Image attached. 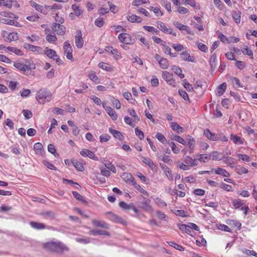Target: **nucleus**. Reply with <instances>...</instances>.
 Instances as JSON below:
<instances>
[{"label": "nucleus", "instance_id": "f257e3e1", "mask_svg": "<svg viewBox=\"0 0 257 257\" xmlns=\"http://www.w3.org/2000/svg\"><path fill=\"white\" fill-rule=\"evenodd\" d=\"M43 246L45 249L58 253H63L64 252L69 251V248L60 241H49L44 243Z\"/></svg>", "mask_w": 257, "mask_h": 257}, {"label": "nucleus", "instance_id": "f03ea898", "mask_svg": "<svg viewBox=\"0 0 257 257\" xmlns=\"http://www.w3.org/2000/svg\"><path fill=\"white\" fill-rule=\"evenodd\" d=\"M105 215L107 216L110 220L113 221L114 222L119 223L124 225H126V221L116 214H115L111 212H107L105 213Z\"/></svg>", "mask_w": 257, "mask_h": 257}, {"label": "nucleus", "instance_id": "7ed1b4c3", "mask_svg": "<svg viewBox=\"0 0 257 257\" xmlns=\"http://www.w3.org/2000/svg\"><path fill=\"white\" fill-rule=\"evenodd\" d=\"M119 40L125 44L132 45L134 43L135 39H132L131 36L126 33H122L118 35Z\"/></svg>", "mask_w": 257, "mask_h": 257}, {"label": "nucleus", "instance_id": "20e7f679", "mask_svg": "<svg viewBox=\"0 0 257 257\" xmlns=\"http://www.w3.org/2000/svg\"><path fill=\"white\" fill-rule=\"evenodd\" d=\"M51 95L50 92L45 89H40L37 93L36 98L39 101V100L46 99L47 98L51 99Z\"/></svg>", "mask_w": 257, "mask_h": 257}, {"label": "nucleus", "instance_id": "39448f33", "mask_svg": "<svg viewBox=\"0 0 257 257\" xmlns=\"http://www.w3.org/2000/svg\"><path fill=\"white\" fill-rule=\"evenodd\" d=\"M64 54L66 55L67 58L72 61L73 60L72 55V47L68 41H65L63 47Z\"/></svg>", "mask_w": 257, "mask_h": 257}, {"label": "nucleus", "instance_id": "423d86ee", "mask_svg": "<svg viewBox=\"0 0 257 257\" xmlns=\"http://www.w3.org/2000/svg\"><path fill=\"white\" fill-rule=\"evenodd\" d=\"M151 200L147 198H144L141 202V208L148 212H153V209L150 205Z\"/></svg>", "mask_w": 257, "mask_h": 257}, {"label": "nucleus", "instance_id": "0eeeda50", "mask_svg": "<svg viewBox=\"0 0 257 257\" xmlns=\"http://www.w3.org/2000/svg\"><path fill=\"white\" fill-rule=\"evenodd\" d=\"M24 47L27 50H29L33 52H37L38 54H42L44 52V50H43V49L41 47H38V46H35L31 45L29 43H26L24 44Z\"/></svg>", "mask_w": 257, "mask_h": 257}, {"label": "nucleus", "instance_id": "6e6552de", "mask_svg": "<svg viewBox=\"0 0 257 257\" xmlns=\"http://www.w3.org/2000/svg\"><path fill=\"white\" fill-rule=\"evenodd\" d=\"M52 30L56 33L61 36H63L65 33V27L59 24L55 23L52 27Z\"/></svg>", "mask_w": 257, "mask_h": 257}, {"label": "nucleus", "instance_id": "1a4fd4ad", "mask_svg": "<svg viewBox=\"0 0 257 257\" xmlns=\"http://www.w3.org/2000/svg\"><path fill=\"white\" fill-rule=\"evenodd\" d=\"M105 104V103H102V106L104 108L106 112L111 117L112 120H116L117 119V115L116 112L110 107L106 106Z\"/></svg>", "mask_w": 257, "mask_h": 257}, {"label": "nucleus", "instance_id": "9d476101", "mask_svg": "<svg viewBox=\"0 0 257 257\" xmlns=\"http://www.w3.org/2000/svg\"><path fill=\"white\" fill-rule=\"evenodd\" d=\"M82 34L80 31H77V36L75 37V42L78 48H81L83 46L84 41L82 38Z\"/></svg>", "mask_w": 257, "mask_h": 257}, {"label": "nucleus", "instance_id": "9b49d317", "mask_svg": "<svg viewBox=\"0 0 257 257\" xmlns=\"http://www.w3.org/2000/svg\"><path fill=\"white\" fill-rule=\"evenodd\" d=\"M92 223L95 227H100L104 229H108L109 225L108 223L104 221H100L97 219H93Z\"/></svg>", "mask_w": 257, "mask_h": 257}, {"label": "nucleus", "instance_id": "f8f14e48", "mask_svg": "<svg viewBox=\"0 0 257 257\" xmlns=\"http://www.w3.org/2000/svg\"><path fill=\"white\" fill-rule=\"evenodd\" d=\"M160 167L162 170L163 171L164 174L166 175L167 177L169 180L173 179V176L172 174V171L169 168H168L165 164H160Z\"/></svg>", "mask_w": 257, "mask_h": 257}, {"label": "nucleus", "instance_id": "ddd939ff", "mask_svg": "<svg viewBox=\"0 0 257 257\" xmlns=\"http://www.w3.org/2000/svg\"><path fill=\"white\" fill-rule=\"evenodd\" d=\"M204 134L205 137L210 140L212 141L218 140L217 135L215 133L211 132L208 128L204 131Z\"/></svg>", "mask_w": 257, "mask_h": 257}, {"label": "nucleus", "instance_id": "4468645a", "mask_svg": "<svg viewBox=\"0 0 257 257\" xmlns=\"http://www.w3.org/2000/svg\"><path fill=\"white\" fill-rule=\"evenodd\" d=\"M14 67L19 69L20 70L23 71L25 72L27 71H29L30 69V67L29 66L24 64L23 63H20L19 62H16L14 64Z\"/></svg>", "mask_w": 257, "mask_h": 257}, {"label": "nucleus", "instance_id": "2eb2a0df", "mask_svg": "<svg viewBox=\"0 0 257 257\" xmlns=\"http://www.w3.org/2000/svg\"><path fill=\"white\" fill-rule=\"evenodd\" d=\"M90 235H106V236H109L110 234L108 232L103 230H99V229H93L92 230H90L89 232Z\"/></svg>", "mask_w": 257, "mask_h": 257}, {"label": "nucleus", "instance_id": "dca6fc26", "mask_svg": "<svg viewBox=\"0 0 257 257\" xmlns=\"http://www.w3.org/2000/svg\"><path fill=\"white\" fill-rule=\"evenodd\" d=\"M45 53L49 58L52 59H54L55 58V57H58V55H57L55 50L49 49L48 47L46 48L45 50Z\"/></svg>", "mask_w": 257, "mask_h": 257}, {"label": "nucleus", "instance_id": "f3484780", "mask_svg": "<svg viewBox=\"0 0 257 257\" xmlns=\"http://www.w3.org/2000/svg\"><path fill=\"white\" fill-rule=\"evenodd\" d=\"M179 229L182 231H185L188 234L192 236L193 231L190 228L189 225L184 224H179L178 225Z\"/></svg>", "mask_w": 257, "mask_h": 257}, {"label": "nucleus", "instance_id": "a211bd4d", "mask_svg": "<svg viewBox=\"0 0 257 257\" xmlns=\"http://www.w3.org/2000/svg\"><path fill=\"white\" fill-rule=\"evenodd\" d=\"M30 224L33 228L36 229H43L46 227L45 225L43 223L31 221Z\"/></svg>", "mask_w": 257, "mask_h": 257}, {"label": "nucleus", "instance_id": "6ab92c4d", "mask_svg": "<svg viewBox=\"0 0 257 257\" xmlns=\"http://www.w3.org/2000/svg\"><path fill=\"white\" fill-rule=\"evenodd\" d=\"M121 178L125 182H133V183H134L135 182L134 178L133 175L130 173H123L121 176Z\"/></svg>", "mask_w": 257, "mask_h": 257}, {"label": "nucleus", "instance_id": "aec40b11", "mask_svg": "<svg viewBox=\"0 0 257 257\" xmlns=\"http://www.w3.org/2000/svg\"><path fill=\"white\" fill-rule=\"evenodd\" d=\"M181 59L184 61H188L189 62H194V58L191 57L190 54L186 51L181 54Z\"/></svg>", "mask_w": 257, "mask_h": 257}, {"label": "nucleus", "instance_id": "412c9836", "mask_svg": "<svg viewBox=\"0 0 257 257\" xmlns=\"http://www.w3.org/2000/svg\"><path fill=\"white\" fill-rule=\"evenodd\" d=\"M40 215H42L46 218L53 219L55 217V213L52 211H43L40 213Z\"/></svg>", "mask_w": 257, "mask_h": 257}, {"label": "nucleus", "instance_id": "4be33fe9", "mask_svg": "<svg viewBox=\"0 0 257 257\" xmlns=\"http://www.w3.org/2000/svg\"><path fill=\"white\" fill-rule=\"evenodd\" d=\"M72 194L74 197L81 203L84 204H87V201L85 200L84 197L81 195L79 193L76 191H73Z\"/></svg>", "mask_w": 257, "mask_h": 257}, {"label": "nucleus", "instance_id": "5701e85b", "mask_svg": "<svg viewBox=\"0 0 257 257\" xmlns=\"http://www.w3.org/2000/svg\"><path fill=\"white\" fill-rule=\"evenodd\" d=\"M226 88V84L225 82H223L219 85L217 88V95L218 96L222 95L225 92Z\"/></svg>", "mask_w": 257, "mask_h": 257}, {"label": "nucleus", "instance_id": "b1692460", "mask_svg": "<svg viewBox=\"0 0 257 257\" xmlns=\"http://www.w3.org/2000/svg\"><path fill=\"white\" fill-rule=\"evenodd\" d=\"M109 132L113 136L114 138H117L120 140H122L123 136L119 132L115 130H113L111 128H109Z\"/></svg>", "mask_w": 257, "mask_h": 257}, {"label": "nucleus", "instance_id": "393cba45", "mask_svg": "<svg viewBox=\"0 0 257 257\" xmlns=\"http://www.w3.org/2000/svg\"><path fill=\"white\" fill-rule=\"evenodd\" d=\"M162 77L167 82H170V84H171V81L173 79V76L171 74L169 73L167 71H163Z\"/></svg>", "mask_w": 257, "mask_h": 257}, {"label": "nucleus", "instance_id": "a878e982", "mask_svg": "<svg viewBox=\"0 0 257 257\" xmlns=\"http://www.w3.org/2000/svg\"><path fill=\"white\" fill-rule=\"evenodd\" d=\"M241 14V13L239 11H235L232 14V18L236 24L240 22Z\"/></svg>", "mask_w": 257, "mask_h": 257}, {"label": "nucleus", "instance_id": "bb28decb", "mask_svg": "<svg viewBox=\"0 0 257 257\" xmlns=\"http://www.w3.org/2000/svg\"><path fill=\"white\" fill-rule=\"evenodd\" d=\"M230 140L232 141L233 143L235 144H243V141L242 139L238 137L234 134H231L230 135Z\"/></svg>", "mask_w": 257, "mask_h": 257}, {"label": "nucleus", "instance_id": "cd10ccee", "mask_svg": "<svg viewBox=\"0 0 257 257\" xmlns=\"http://www.w3.org/2000/svg\"><path fill=\"white\" fill-rule=\"evenodd\" d=\"M127 20L131 23L137 22L139 23L142 21V18L135 15H132V16H129Z\"/></svg>", "mask_w": 257, "mask_h": 257}, {"label": "nucleus", "instance_id": "c85d7f7f", "mask_svg": "<svg viewBox=\"0 0 257 257\" xmlns=\"http://www.w3.org/2000/svg\"><path fill=\"white\" fill-rule=\"evenodd\" d=\"M34 149L37 154H42L43 153V146L40 143H37L34 144Z\"/></svg>", "mask_w": 257, "mask_h": 257}, {"label": "nucleus", "instance_id": "c756f323", "mask_svg": "<svg viewBox=\"0 0 257 257\" xmlns=\"http://www.w3.org/2000/svg\"><path fill=\"white\" fill-rule=\"evenodd\" d=\"M72 163L78 171L81 172L84 171V168L83 166L80 163L78 162L77 160H75L74 159L72 160Z\"/></svg>", "mask_w": 257, "mask_h": 257}, {"label": "nucleus", "instance_id": "7c9ffc66", "mask_svg": "<svg viewBox=\"0 0 257 257\" xmlns=\"http://www.w3.org/2000/svg\"><path fill=\"white\" fill-rule=\"evenodd\" d=\"M0 15L2 17H8L13 19L17 20L18 19V16L10 12H0Z\"/></svg>", "mask_w": 257, "mask_h": 257}, {"label": "nucleus", "instance_id": "2f4dec72", "mask_svg": "<svg viewBox=\"0 0 257 257\" xmlns=\"http://www.w3.org/2000/svg\"><path fill=\"white\" fill-rule=\"evenodd\" d=\"M72 9L73 10L74 14L77 16L81 15L83 13V10L81 8L76 5H72Z\"/></svg>", "mask_w": 257, "mask_h": 257}, {"label": "nucleus", "instance_id": "473e14b6", "mask_svg": "<svg viewBox=\"0 0 257 257\" xmlns=\"http://www.w3.org/2000/svg\"><path fill=\"white\" fill-rule=\"evenodd\" d=\"M105 50L109 53H110L113 55L115 57H118L119 55V53L117 51L116 49H113L112 47L108 46L105 49Z\"/></svg>", "mask_w": 257, "mask_h": 257}, {"label": "nucleus", "instance_id": "72a5a7b5", "mask_svg": "<svg viewBox=\"0 0 257 257\" xmlns=\"http://www.w3.org/2000/svg\"><path fill=\"white\" fill-rule=\"evenodd\" d=\"M171 128L175 131H176L178 133L183 132V128L180 126L177 122H173L171 123Z\"/></svg>", "mask_w": 257, "mask_h": 257}, {"label": "nucleus", "instance_id": "f704fd0d", "mask_svg": "<svg viewBox=\"0 0 257 257\" xmlns=\"http://www.w3.org/2000/svg\"><path fill=\"white\" fill-rule=\"evenodd\" d=\"M187 140L188 141V145L189 148L191 150V152H192V151L195 146V140L191 136H188L187 138Z\"/></svg>", "mask_w": 257, "mask_h": 257}, {"label": "nucleus", "instance_id": "c9c22d12", "mask_svg": "<svg viewBox=\"0 0 257 257\" xmlns=\"http://www.w3.org/2000/svg\"><path fill=\"white\" fill-rule=\"evenodd\" d=\"M184 162L187 164L190 163L191 166H195L197 165V160L195 159H193L189 156H187L185 158Z\"/></svg>", "mask_w": 257, "mask_h": 257}, {"label": "nucleus", "instance_id": "e433bc0d", "mask_svg": "<svg viewBox=\"0 0 257 257\" xmlns=\"http://www.w3.org/2000/svg\"><path fill=\"white\" fill-rule=\"evenodd\" d=\"M217 59V56L216 54L214 53L210 58V65L211 69H214L216 68V60Z\"/></svg>", "mask_w": 257, "mask_h": 257}, {"label": "nucleus", "instance_id": "4c0bfd02", "mask_svg": "<svg viewBox=\"0 0 257 257\" xmlns=\"http://www.w3.org/2000/svg\"><path fill=\"white\" fill-rule=\"evenodd\" d=\"M159 63L160 67L163 69H167L169 67L168 61L166 58H161Z\"/></svg>", "mask_w": 257, "mask_h": 257}, {"label": "nucleus", "instance_id": "58836bf2", "mask_svg": "<svg viewBox=\"0 0 257 257\" xmlns=\"http://www.w3.org/2000/svg\"><path fill=\"white\" fill-rule=\"evenodd\" d=\"M215 173L218 175H222L224 177H228L229 176V173H228L225 170L220 168H217L215 170Z\"/></svg>", "mask_w": 257, "mask_h": 257}, {"label": "nucleus", "instance_id": "ea45409f", "mask_svg": "<svg viewBox=\"0 0 257 257\" xmlns=\"http://www.w3.org/2000/svg\"><path fill=\"white\" fill-rule=\"evenodd\" d=\"M172 69L175 74H177L180 78H184L185 76L182 73V70L181 68L177 67L176 66H173Z\"/></svg>", "mask_w": 257, "mask_h": 257}, {"label": "nucleus", "instance_id": "a19ab883", "mask_svg": "<svg viewBox=\"0 0 257 257\" xmlns=\"http://www.w3.org/2000/svg\"><path fill=\"white\" fill-rule=\"evenodd\" d=\"M48 150L49 152L53 154L55 157H59V154L57 153H56L55 147L53 144H50L48 145Z\"/></svg>", "mask_w": 257, "mask_h": 257}, {"label": "nucleus", "instance_id": "79ce46f5", "mask_svg": "<svg viewBox=\"0 0 257 257\" xmlns=\"http://www.w3.org/2000/svg\"><path fill=\"white\" fill-rule=\"evenodd\" d=\"M143 161L144 163L147 164L149 167L153 169V168L155 167L154 163L152 161L151 159H150L149 158H143Z\"/></svg>", "mask_w": 257, "mask_h": 257}, {"label": "nucleus", "instance_id": "37998d69", "mask_svg": "<svg viewBox=\"0 0 257 257\" xmlns=\"http://www.w3.org/2000/svg\"><path fill=\"white\" fill-rule=\"evenodd\" d=\"M98 66L102 69L108 71H110L111 70V68L110 65L104 62H100L98 64Z\"/></svg>", "mask_w": 257, "mask_h": 257}, {"label": "nucleus", "instance_id": "c03bdc74", "mask_svg": "<svg viewBox=\"0 0 257 257\" xmlns=\"http://www.w3.org/2000/svg\"><path fill=\"white\" fill-rule=\"evenodd\" d=\"M185 3L187 5L191 6V7L195 8L196 9H200L199 6L197 5L194 0H185Z\"/></svg>", "mask_w": 257, "mask_h": 257}, {"label": "nucleus", "instance_id": "a18cd8bd", "mask_svg": "<svg viewBox=\"0 0 257 257\" xmlns=\"http://www.w3.org/2000/svg\"><path fill=\"white\" fill-rule=\"evenodd\" d=\"M4 6L9 8H11L12 7V0H1L0 6Z\"/></svg>", "mask_w": 257, "mask_h": 257}, {"label": "nucleus", "instance_id": "49530a36", "mask_svg": "<svg viewBox=\"0 0 257 257\" xmlns=\"http://www.w3.org/2000/svg\"><path fill=\"white\" fill-rule=\"evenodd\" d=\"M163 50L164 51L165 53L166 54H168L170 56H172V57H176V54H173V53H171V48L170 47H169L168 46L164 45L163 47Z\"/></svg>", "mask_w": 257, "mask_h": 257}, {"label": "nucleus", "instance_id": "de8ad7c7", "mask_svg": "<svg viewBox=\"0 0 257 257\" xmlns=\"http://www.w3.org/2000/svg\"><path fill=\"white\" fill-rule=\"evenodd\" d=\"M111 101L112 103V105L114 107H115L117 109H119L121 107V103L120 102V101L117 99H115L114 98H112L111 99Z\"/></svg>", "mask_w": 257, "mask_h": 257}, {"label": "nucleus", "instance_id": "09e8293b", "mask_svg": "<svg viewBox=\"0 0 257 257\" xmlns=\"http://www.w3.org/2000/svg\"><path fill=\"white\" fill-rule=\"evenodd\" d=\"M162 5L163 7L165 8L166 10L170 13L171 11V3L170 2H168L166 1H163L162 3Z\"/></svg>", "mask_w": 257, "mask_h": 257}, {"label": "nucleus", "instance_id": "8fccbe9b", "mask_svg": "<svg viewBox=\"0 0 257 257\" xmlns=\"http://www.w3.org/2000/svg\"><path fill=\"white\" fill-rule=\"evenodd\" d=\"M105 166L109 169L110 171H112V173H115L116 171L115 167L109 162L106 163L104 164Z\"/></svg>", "mask_w": 257, "mask_h": 257}, {"label": "nucleus", "instance_id": "3c124183", "mask_svg": "<svg viewBox=\"0 0 257 257\" xmlns=\"http://www.w3.org/2000/svg\"><path fill=\"white\" fill-rule=\"evenodd\" d=\"M149 1L148 0H134L132 5L135 6H139L143 4H147Z\"/></svg>", "mask_w": 257, "mask_h": 257}, {"label": "nucleus", "instance_id": "603ef678", "mask_svg": "<svg viewBox=\"0 0 257 257\" xmlns=\"http://www.w3.org/2000/svg\"><path fill=\"white\" fill-rule=\"evenodd\" d=\"M42 163L43 165H44L46 167L50 169L54 170H55L56 169L55 166L54 165H53L52 164L50 163V162L46 160H43Z\"/></svg>", "mask_w": 257, "mask_h": 257}, {"label": "nucleus", "instance_id": "864d4df0", "mask_svg": "<svg viewBox=\"0 0 257 257\" xmlns=\"http://www.w3.org/2000/svg\"><path fill=\"white\" fill-rule=\"evenodd\" d=\"M232 204L235 209H238L242 205L243 203L239 199H234L232 201Z\"/></svg>", "mask_w": 257, "mask_h": 257}, {"label": "nucleus", "instance_id": "5fc2aeb1", "mask_svg": "<svg viewBox=\"0 0 257 257\" xmlns=\"http://www.w3.org/2000/svg\"><path fill=\"white\" fill-rule=\"evenodd\" d=\"M169 244L170 245L173 246L175 248H176L177 250H179L180 251L184 250V248L182 246L176 243L175 242L171 241L170 242Z\"/></svg>", "mask_w": 257, "mask_h": 257}, {"label": "nucleus", "instance_id": "6e6d98bb", "mask_svg": "<svg viewBox=\"0 0 257 257\" xmlns=\"http://www.w3.org/2000/svg\"><path fill=\"white\" fill-rule=\"evenodd\" d=\"M10 41L17 40L19 39L17 33H10L8 37Z\"/></svg>", "mask_w": 257, "mask_h": 257}, {"label": "nucleus", "instance_id": "4d7b16f0", "mask_svg": "<svg viewBox=\"0 0 257 257\" xmlns=\"http://www.w3.org/2000/svg\"><path fill=\"white\" fill-rule=\"evenodd\" d=\"M135 133L136 136L141 140H143L144 138L143 132L140 130L138 127L135 128Z\"/></svg>", "mask_w": 257, "mask_h": 257}, {"label": "nucleus", "instance_id": "13d9d810", "mask_svg": "<svg viewBox=\"0 0 257 257\" xmlns=\"http://www.w3.org/2000/svg\"><path fill=\"white\" fill-rule=\"evenodd\" d=\"M133 185L136 189L139 190L140 192L144 194H147V192L140 185L138 184L136 181L133 183Z\"/></svg>", "mask_w": 257, "mask_h": 257}, {"label": "nucleus", "instance_id": "bf43d9fd", "mask_svg": "<svg viewBox=\"0 0 257 257\" xmlns=\"http://www.w3.org/2000/svg\"><path fill=\"white\" fill-rule=\"evenodd\" d=\"M162 161L169 165H172L173 164V160L170 158L169 156L167 155H164L163 157Z\"/></svg>", "mask_w": 257, "mask_h": 257}, {"label": "nucleus", "instance_id": "052dcab7", "mask_svg": "<svg viewBox=\"0 0 257 257\" xmlns=\"http://www.w3.org/2000/svg\"><path fill=\"white\" fill-rule=\"evenodd\" d=\"M144 28L146 30H147L149 32H152V33H155L157 34H158L159 33V31L157 30V29L156 28H154V27L145 26H144Z\"/></svg>", "mask_w": 257, "mask_h": 257}, {"label": "nucleus", "instance_id": "680f3d73", "mask_svg": "<svg viewBox=\"0 0 257 257\" xmlns=\"http://www.w3.org/2000/svg\"><path fill=\"white\" fill-rule=\"evenodd\" d=\"M130 114L134 117V120L135 121H139V118L138 115L136 114V113L134 109H128V110Z\"/></svg>", "mask_w": 257, "mask_h": 257}, {"label": "nucleus", "instance_id": "e2e57ef3", "mask_svg": "<svg viewBox=\"0 0 257 257\" xmlns=\"http://www.w3.org/2000/svg\"><path fill=\"white\" fill-rule=\"evenodd\" d=\"M119 206L124 210L130 209L132 205H128L124 202L121 201L119 203Z\"/></svg>", "mask_w": 257, "mask_h": 257}, {"label": "nucleus", "instance_id": "0e129e2a", "mask_svg": "<svg viewBox=\"0 0 257 257\" xmlns=\"http://www.w3.org/2000/svg\"><path fill=\"white\" fill-rule=\"evenodd\" d=\"M94 24L96 26L100 28L104 24L103 19L101 18H98L96 19L95 21Z\"/></svg>", "mask_w": 257, "mask_h": 257}, {"label": "nucleus", "instance_id": "69168bd1", "mask_svg": "<svg viewBox=\"0 0 257 257\" xmlns=\"http://www.w3.org/2000/svg\"><path fill=\"white\" fill-rule=\"evenodd\" d=\"M23 112L24 115L25 116V117L26 119H29V118H31L33 116L32 112L29 110H28V109L24 110L23 111Z\"/></svg>", "mask_w": 257, "mask_h": 257}, {"label": "nucleus", "instance_id": "338daca9", "mask_svg": "<svg viewBox=\"0 0 257 257\" xmlns=\"http://www.w3.org/2000/svg\"><path fill=\"white\" fill-rule=\"evenodd\" d=\"M46 39L47 41L50 43L55 42L57 40V38L55 35H48Z\"/></svg>", "mask_w": 257, "mask_h": 257}, {"label": "nucleus", "instance_id": "774afa93", "mask_svg": "<svg viewBox=\"0 0 257 257\" xmlns=\"http://www.w3.org/2000/svg\"><path fill=\"white\" fill-rule=\"evenodd\" d=\"M224 162L229 165H233L234 163V159L230 157H227L225 158Z\"/></svg>", "mask_w": 257, "mask_h": 257}]
</instances>
